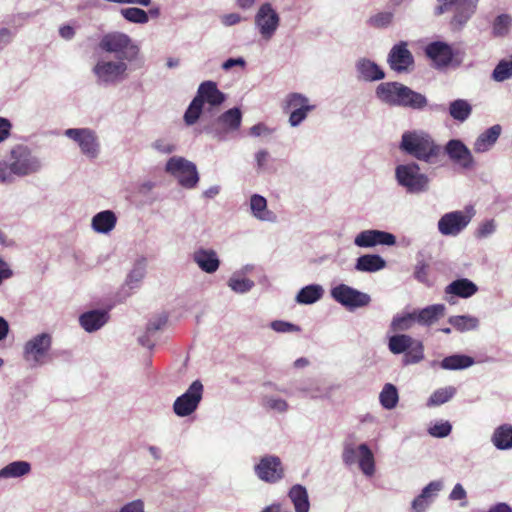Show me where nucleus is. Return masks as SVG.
<instances>
[{
    "instance_id": "f257e3e1",
    "label": "nucleus",
    "mask_w": 512,
    "mask_h": 512,
    "mask_svg": "<svg viewBox=\"0 0 512 512\" xmlns=\"http://www.w3.org/2000/svg\"><path fill=\"white\" fill-rule=\"evenodd\" d=\"M98 48L115 56L112 59L108 55H99L91 68L94 81L101 88L118 86L143 64L140 44L124 32L111 31L103 34Z\"/></svg>"
},
{
    "instance_id": "f03ea898",
    "label": "nucleus",
    "mask_w": 512,
    "mask_h": 512,
    "mask_svg": "<svg viewBox=\"0 0 512 512\" xmlns=\"http://www.w3.org/2000/svg\"><path fill=\"white\" fill-rule=\"evenodd\" d=\"M399 149L406 155L428 165L437 164L442 157V147L423 129L403 132Z\"/></svg>"
},
{
    "instance_id": "7ed1b4c3",
    "label": "nucleus",
    "mask_w": 512,
    "mask_h": 512,
    "mask_svg": "<svg viewBox=\"0 0 512 512\" xmlns=\"http://www.w3.org/2000/svg\"><path fill=\"white\" fill-rule=\"evenodd\" d=\"M43 163L25 145L14 146L8 160H0V182L12 183L16 177H25L41 171Z\"/></svg>"
},
{
    "instance_id": "20e7f679",
    "label": "nucleus",
    "mask_w": 512,
    "mask_h": 512,
    "mask_svg": "<svg viewBox=\"0 0 512 512\" xmlns=\"http://www.w3.org/2000/svg\"><path fill=\"white\" fill-rule=\"evenodd\" d=\"M395 180L408 194H422L430 188V178L421 171L416 162L399 164L395 167Z\"/></svg>"
},
{
    "instance_id": "39448f33",
    "label": "nucleus",
    "mask_w": 512,
    "mask_h": 512,
    "mask_svg": "<svg viewBox=\"0 0 512 512\" xmlns=\"http://www.w3.org/2000/svg\"><path fill=\"white\" fill-rule=\"evenodd\" d=\"M64 136L73 141L80 153L89 160L97 159L101 154V142L98 133L88 127L69 128Z\"/></svg>"
},
{
    "instance_id": "423d86ee",
    "label": "nucleus",
    "mask_w": 512,
    "mask_h": 512,
    "mask_svg": "<svg viewBox=\"0 0 512 512\" xmlns=\"http://www.w3.org/2000/svg\"><path fill=\"white\" fill-rule=\"evenodd\" d=\"M282 110L289 114L288 123L291 127H299L316 109L310 99L299 92H290L285 95L281 104Z\"/></svg>"
},
{
    "instance_id": "0eeeda50",
    "label": "nucleus",
    "mask_w": 512,
    "mask_h": 512,
    "mask_svg": "<svg viewBox=\"0 0 512 512\" xmlns=\"http://www.w3.org/2000/svg\"><path fill=\"white\" fill-rule=\"evenodd\" d=\"M342 460L348 466L357 464L366 477H372L375 474V457L369 446L365 443L360 445L346 443L342 452Z\"/></svg>"
},
{
    "instance_id": "6e6552de",
    "label": "nucleus",
    "mask_w": 512,
    "mask_h": 512,
    "mask_svg": "<svg viewBox=\"0 0 512 512\" xmlns=\"http://www.w3.org/2000/svg\"><path fill=\"white\" fill-rule=\"evenodd\" d=\"M52 337L48 333H40L30 338L23 347V358L30 367H40L50 360Z\"/></svg>"
},
{
    "instance_id": "1a4fd4ad",
    "label": "nucleus",
    "mask_w": 512,
    "mask_h": 512,
    "mask_svg": "<svg viewBox=\"0 0 512 512\" xmlns=\"http://www.w3.org/2000/svg\"><path fill=\"white\" fill-rule=\"evenodd\" d=\"M475 214L473 206H466L464 210L447 212L438 220V231L443 236L456 237L468 227Z\"/></svg>"
},
{
    "instance_id": "9d476101",
    "label": "nucleus",
    "mask_w": 512,
    "mask_h": 512,
    "mask_svg": "<svg viewBox=\"0 0 512 512\" xmlns=\"http://www.w3.org/2000/svg\"><path fill=\"white\" fill-rule=\"evenodd\" d=\"M165 170L187 189L194 188L199 181L196 165L180 156L171 157L166 163Z\"/></svg>"
},
{
    "instance_id": "9b49d317",
    "label": "nucleus",
    "mask_w": 512,
    "mask_h": 512,
    "mask_svg": "<svg viewBox=\"0 0 512 512\" xmlns=\"http://www.w3.org/2000/svg\"><path fill=\"white\" fill-rule=\"evenodd\" d=\"M281 18L270 2H263L254 15V25L264 40H270L280 27Z\"/></svg>"
},
{
    "instance_id": "f8f14e48",
    "label": "nucleus",
    "mask_w": 512,
    "mask_h": 512,
    "mask_svg": "<svg viewBox=\"0 0 512 512\" xmlns=\"http://www.w3.org/2000/svg\"><path fill=\"white\" fill-rule=\"evenodd\" d=\"M330 295L334 301L349 311L367 307L371 303L369 294L343 283L332 287Z\"/></svg>"
},
{
    "instance_id": "ddd939ff",
    "label": "nucleus",
    "mask_w": 512,
    "mask_h": 512,
    "mask_svg": "<svg viewBox=\"0 0 512 512\" xmlns=\"http://www.w3.org/2000/svg\"><path fill=\"white\" fill-rule=\"evenodd\" d=\"M204 394V386L200 380L193 381L187 390L178 396L173 403V412L178 417H188L199 407Z\"/></svg>"
},
{
    "instance_id": "4468645a",
    "label": "nucleus",
    "mask_w": 512,
    "mask_h": 512,
    "mask_svg": "<svg viewBox=\"0 0 512 512\" xmlns=\"http://www.w3.org/2000/svg\"><path fill=\"white\" fill-rule=\"evenodd\" d=\"M241 123L242 112L238 107H233L219 115L207 131L218 140L226 141L229 134L239 130Z\"/></svg>"
},
{
    "instance_id": "2eb2a0df",
    "label": "nucleus",
    "mask_w": 512,
    "mask_h": 512,
    "mask_svg": "<svg viewBox=\"0 0 512 512\" xmlns=\"http://www.w3.org/2000/svg\"><path fill=\"white\" fill-rule=\"evenodd\" d=\"M444 152L453 164L464 170H471L476 165L471 150L460 139L449 140L444 146Z\"/></svg>"
},
{
    "instance_id": "dca6fc26",
    "label": "nucleus",
    "mask_w": 512,
    "mask_h": 512,
    "mask_svg": "<svg viewBox=\"0 0 512 512\" xmlns=\"http://www.w3.org/2000/svg\"><path fill=\"white\" fill-rule=\"evenodd\" d=\"M387 63L391 70L397 73H408L414 67V57L408 49V43L400 41L389 51Z\"/></svg>"
},
{
    "instance_id": "f3484780",
    "label": "nucleus",
    "mask_w": 512,
    "mask_h": 512,
    "mask_svg": "<svg viewBox=\"0 0 512 512\" xmlns=\"http://www.w3.org/2000/svg\"><path fill=\"white\" fill-rule=\"evenodd\" d=\"M257 477L267 483H277L284 477V467L281 459L275 455L262 457L255 466Z\"/></svg>"
},
{
    "instance_id": "a211bd4d",
    "label": "nucleus",
    "mask_w": 512,
    "mask_h": 512,
    "mask_svg": "<svg viewBox=\"0 0 512 512\" xmlns=\"http://www.w3.org/2000/svg\"><path fill=\"white\" fill-rule=\"evenodd\" d=\"M191 257L197 267L206 274H214L221 265L219 255L213 248L198 247L193 251Z\"/></svg>"
},
{
    "instance_id": "6ab92c4d",
    "label": "nucleus",
    "mask_w": 512,
    "mask_h": 512,
    "mask_svg": "<svg viewBox=\"0 0 512 512\" xmlns=\"http://www.w3.org/2000/svg\"><path fill=\"white\" fill-rule=\"evenodd\" d=\"M396 243L393 234L380 230H364L354 239V244L360 248H371L377 245L392 246Z\"/></svg>"
},
{
    "instance_id": "aec40b11",
    "label": "nucleus",
    "mask_w": 512,
    "mask_h": 512,
    "mask_svg": "<svg viewBox=\"0 0 512 512\" xmlns=\"http://www.w3.org/2000/svg\"><path fill=\"white\" fill-rule=\"evenodd\" d=\"M203 106L207 104V111L211 112L214 108H218L226 100V96L221 92L217 84L213 81L202 82L195 96Z\"/></svg>"
},
{
    "instance_id": "412c9836",
    "label": "nucleus",
    "mask_w": 512,
    "mask_h": 512,
    "mask_svg": "<svg viewBox=\"0 0 512 512\" xmlns=\"http://www.w3.org/2000/svg\"><path fill=\"white\" fill-rule=\"evenodd\" d=\"M443 487L444 484L442 480H435L428 483L411 502V512H426Z\"/></svg>"
},
{
    "instance_id": "4be33fe9",
    "label": "nucleus",
    "mask_w": 512,
    "mask_h": 512,
    "mask_svg": "<svg viewBox=\"0 0 512 512\" xmlns=\"http://www.w3.org/2000/svg\"><path fill=\"white\" fill-rule=\"evenodd\" d=\"M404 84L399 82H383L375 89L376 98L389 106L399 107Z\"/></svg>"
},
{
    "instance_id": "5701e85b",
    "label": "nucleus",
    "mask_w": 512,
    "mask_h": 512,
    "mask_svg": "<svg viewBox=\"0 0 512 512\" xmlns=\"http://www.w3.org/2000/svg\"><path fill=\"white\" fill-rule=\"evenodd\" d=\"M357 78L366 82H375L385 78L382 68L371 59L362 57L355 63Z\"/></svg>"
},
{
    "instance_id": "b1692460",
    "label": "nucleus",
    "mask_w": 512,
    "mask_h": 512,
    "mask_svg": "<svg viewBox=\"0 0 512 512\" xmlns=\"http://www.w3.org/2000/svg\"><path fill=\"white\" fill-rule=\"evenodd\" d=\"M502 133V126L495 124L481 132L473 142V151L477 154L487 153L495 146Z\"/></svg>"
},
{
    "instance_id": "393cba45",
    "label": "nucleus",
    "mask_w": 512,
    "mask_h": 512,
    "mask_svg": "<svg viewBox=\"0 0 512 512\" xmlns=\"http://www.w3.org/2000/svg\"><path fill=\"white\" fill-rule=\"evenodd\" d=\"M251 215L258 221L274 223L277 220L276 214L268 209L267 200L260 194H252L249 199Z\"/></svg>"
},
{
    "instance_id": "a878e982",
    "label": "nucleus",
    "mask_w": 512,
    "mask_h": 512,
    "mask_svg": "<svg viewBox=\"0 0 512 512\" xmlns=\"http://www.w3.org/2000/svg\"><path fill=\"white\" fill-rule=\"evenodd\" d=\"M109 320V314L106 310H90L80 315V326L88 333L101 329Z\"/></svg>"
},
{
    "instance_id": "bb28decb",
    "label": "nucleus",
    "mask_w": 512,
    "mask_h": 512,
    "mask_svg": "<svg viewBox=\"0 0 512 512\" xmlns=\"http://www.w3.org/2000/svg\"><path fill=\"white\" fill-rule=\"evenodd\" d=\"M478 0H461L454 9L451 26L462 29L476 12Z\"/></svg>"
},
{
    "instance_id": "cd10ccee",
    "label": "nucleus",
    "mask_w": 512,
    "mask_h": 512,
    "mask_svg": "<svg viewBox=\"0 0 512 512\" xmlns=\"http://www.w3.org/2000/svg\"><path fill=\"white\" fill-rule=\"evenodd\" d=\"M426 55L438 67L447 66L452 60V50L450 46L444 42H432L425 49Z\"/></svg>"
},
{
    "instance_id": "c85d7f7f",
    "label": "nucleus",
    "mask_w": 512,
    "mask_h": 512,
    "mask_svg": "<svg viewBox=\"0 0 512 512\" xmlns=\"http://www.w3.org/2000/svg\"><path fill=\"white\" fill-rule=\"evenodd\" d=\"M117 224V216L112 210H103L96 213L91 219V228L95 233L107 235L113 231Z\"/></svg>"
},
{
    "instance_id": "c756f323",
    "label": "nucleus",
    "mask_w": 512,
    "mask_h": 512,
    "mask_svg": "<svg viewBox=\"0 0 512 512\" xmlns=\"http://www.w3.org/2000/svg\"><path fill=\"white\" fill-rule=\"evenodd\" d=\"M32 471V466L28 461L16 460L8 463L0 469V482L22 479L28 476Z\"/></svg>"
},
{
    "instance_id": "7c9ffc66",
    "label": "nucleus",
    "mask_w": 512,
    "mask_h": 512,
    "mask_svg": "<svg viewBox=\"0 0 512 512\" xmlns=\"http://www.w3.org/2000/svg\"><path fill=\"white\" fill-rule=\"evenodd\" d=\"M287 395H297L302 398L318 399L327 396V393L321 387V384L317 380H309L307 382L300 383L295 387V391H287L285 389L280 390Z\"/></svg>"
},
{
    "instance_id": "2f4dec72",
    "label": "nucleus",
    "mask_w": 512,
    "mask_h": 512,
    "mask_svg": "<svg viewBox=\"0 0 512 512\" xmlns=\"http://www.w3.org/2000/svg\"><path fill=\"white\" fill-rule=\"evenodd\" d=\"M477 291V285L467 278L454 280L445 287V294L460 298H470L475 295Z\"/></svg>"
},
{
    "instance_id": "473e14b6",
    "label": "nucleus",
    "mask_w": 512,
    "mask_h": 512,
    "mask_svg": "<svg viewBox=\"0 0 512 512\" xmlns=\"http://www.w3.org/2000/svg\"><path fill=\"white\" fill-rule=\"evenodd\" d=\"M444 304H433L420 310H415L417 323L422 326H430L442 318L445 314Z\"/></svg>"
},
{
    "instance_id": "72a5a7b5",
    "label": "nucleus",
    "mask_w": 512,
    "mask_h": 512,
    "mask_svg": "<svg viewBox=\"0 0 512 512\" xmlns=\"http://www.w3.org/2000/svg\"><path fill=\"white\" fill-rule=\"evenodd\" d=\"M288 497L294 506L295 512H309V495L307 489L303 485H293L288 491Z\"/></svg>"
},
{
    "instance_id": "f704fd0d",
    "label": "nucleus",
    "mask_w": 512,
    "mask_h": 512,
    "mask_svg": "<svg viewBox=\"0 0 512 512\" xmlns=\"http://www.w3.org/2000/svg\"><path fill=\"white\" fill-rule=\"evenodd\" d=\"M427 104L428 100L425 95L404 85L399 107L423 110Z\"/></svg>"
},
{
    "instance_id": "c9c22d12",
    "label": "nucleus",
    "mask_w": 512,
    "mask_h": 512,
    "mask_svg": "<svg viewBox=\"0 0 512 512\" xmlns=\"http://www.w3.org/2000/svg\"><path fill=\"white\" fill-rule=\"evenodd\" d=\"M386 261L377 254H366L357 258L355 269L359 272L374 273L384 269Z\"/></svg>"
},
{
    "instance_id": "e433bc0d",
    "label": "nucleus",
    "mask_w": 512,
    "mask_h": 512,
    "mask_svg": "<svg viewBox=\"0 0 512 512\" xmlns=\"http://www.w3.org/2000/svg\"><path fill=\"white\" fill-rule=\"evenodd\" d=\"M324 295V288L320 284H310L299 290L295 301L302 305H311L319 301Z\"/></svg>"
},
{
    "instance_id": "4c0bfd02",
    "label": "nucleus",
    "mask_w": 512,
    "mask_h": 512,
    "mask_svg": "<svg viewBox=\"0 0 512 512\" xmlns=\"http://www.w3.org/2000/svg\"><path fill=\"white\" fill-rule=\"evenodd\" d=\"M491 441L499 450L512 449V426L504 424L497 427L493 432Z\"/></svg>"
},
{
    "instance_id": "58836bf2",
    "label": "nucleus",
    "mask_w": 512,
    "mask_h": 512,
    "mask_svg": "<svg viewBox=\"0 0 512 512\" xmlns=\"http://www.w3.org/2000/svg\"><path fill=\"white\" fill-rule=\"evenodd\" d=\"M475 361L472 357L463 354H454L445 357L440 362V367L444 370H463L474 365Z\"/></svg>"
},
{
    "instance_id": "ea45409f",
    "label": "nucleus",
    "mask_w": 512,
    "mask_h": 512,
    "mask_svg": "<svg viewBox=\"0 0 512 512\" xmlns=\"http://www.w3.org/2000/svg\"><path fill=\"white\" fill-rule=\"evenodd\" d=\"M471 113L472 105L465 99H456L449 104V114L455 121L463 123Z\"/></svg>"
},
{
    "instance_id": "a19ab883",
    "label": "nucleus",
    "mask_w": 512,
    "mask_h": 512,
    "mask_svg": "<svg viewBox=\"0 0 512 512\" xmlns=\"http://www.w3.org/2000/svg\"><path fill=\"white\" fill-rule=\"evenodd\" d=\"M228 287L237 294L248 293L254 287V281L243 276L242 271H235L227 282Z\"/></svg>"
},
{
    "instance_id": "79ce46f5",
    "label": "nucleus",
    "mask_w": 512,
    "mask_h": 512,
    "mask_svg": "<svg viewBox=\"0 0 512 512\" xmlns=\"http://www.w3.org/2000/svg\"><path fill=\"white\" fill-rule=\"evenodd\" d=\"M448 322L459 332L476 330L479 327V319L472 315H455Z\"/></svg>"
},
{
    "instance_id": "37998d69",
    "label": "nucleus",
    "mask_w": 512,
    "mask_h": 512,
    "mask_svg": "<svg viewBox=\"0 0 512 512\" xmlns=\"http://www.w3.org/2000/svg\"><path fill=\"white\" fill-rule=\"evenodd\" d=\"M417 323L415 310L412 312L399 313L391 321L390 329L394 332L407 331Z\"/></svg>"
},
{
    "instance_id": "c03bdc74",
    "label": "nucleus",
    "mask_w": 512,
    "mask_h": 512,
    "mask_svg": "<svg viewBox=\"0 0 512 512\" xmlns=\"http://www.w3.org/2000/svg\"><path fill=\"white\" fill-rule=\"evenodd\" d=\"M146 274V262L144 259L138 260L133 265L131 271L127 275L125 285L129 289H136L140 286V283L144 279Z\"/></svg>"
},
{
    "instance_id": "a18cd8bd",
    "label": "nucleus",
    "mask_w": 512,
    "mask_h": 512,
    "mask_svg": "<svg viewBox=\"0 0 512 512\" xmlns=\"http://www.w3.org/2000/svg\"><path fill=\"white\" fill-rule=\"evenodd\" d=\"M413 338L407 334H397L389 338L388 348L391 353L398 355L406 353V351L413 345Z\"/></svg>"
},
{
    "instance_id": "49530a36",
    "label": "nucleus",
    "mask_w": 512,
    "mask_h": 512,
    "mask_svg": "<svg viewBox=\"0 0 512 512\" xmlns=\"http://www.w3.org/2000/svg\"><path fill=\"white\" fill-rule=\"evenodd\" d=\"M255 169L257 173L274 172V159L266 149H260L254 154Z\"/></svg>"
},
{
    "instance_id": "de8ad7c7",
    "label": "nucleus",
    "mask_w": 512,
    "mask_h": 512,
    "mask_svg": "<svg viewBox=\"0 0 512 512\" xmlns=\"http://www.w3.org/2000/svg\"><path fill=\"white\" fill-rule=\"evenodd\" d=\"M379 401L382 407L387 410L395 408L399 401L397 388L393 384H385L379 394Z\"/></svg>"
},
{
    "instance_id": "09e8293b",
    "label": "nucleus",
    "mask_w": 512,
    "mask_h": 512,
    "mask_svg": "<svg viewBox=\"0 0 512 512\" xmlns=\"http://www.w3.org/2000/svg\"><path fill=\"white\" fill-rule=\"evenodd\" d=\"M120 15L129 23L144 25L149 22L147 11L139 7H127L120 10Z\"/></svg>"
},
{
    "instance_id": "8fccbe9b",
    "label": "nucleus",
    "mask_w": 512,
    "mask_h": 512,
    "mask_svg": "<svg viewBox=\"0 0 512 512\" xmlns=\"http://www.w3.org/2000/svg\"><path fill=\"white\" fill-rule=\"evenodd\" d=\"M456 394V388L453 386H446L435 390L427 401L428 407L442 405L448 402Z\"/></svg>"
},
{
    "instance_id": "3c124183",
    "label": "nucleus",
    "mask_w": 512,
    "mask_h": 512,
    "mask_svg": "<svg viewBox=\"0 0 512 512\" xmlns=\"http://www.w3.org/2000/svg\"><path fill=\"white\" fill-rule=\"evenodd\" d=\"M204 111L205 106L194 97L184 113L183 120L185 124L187 126L194 125L201 118Z\"/></svg>"
},
{
    "instance_id": "603ef678",
    "label": "nucleus",
    "mask_w": 512,
    "mask_h": 512,
    "mask_svg": "<svg viewBox=\"0 0 512 512\" xmlns=\"http://www.w3.org/2000/svg\"><path fill=\"white\" fill-rule=\"evenodd\" d=\"M491 77L496 82H504L512 78V55L499 61Z\"/></svg>"
},
{
    "instance_id": "864d4df0",
    "label": "nucleus",
    "mask_w": 512,
    "mask_h": 512,
    "mask_svg": "<svg viewBox=\"0 0 512 512\" xmlns=\"http://www.w3.org/2000/svg\"><path fill=\"white\" fill-rule=\"evenodd\" d=\"M424 359V346L421 341L413 340V345L406 351L403 357L405 365L416 364Z\"/></svg>"
},
{
    "instance_id": "5fc2aeb1",
    "label": "nucleus",
    "mask_w": 512,
    "mask_h": 512,
    "mask_svg": "<svg viewBox=\"0 0 512 512\" xmlns=\"http://www.w3.org/2000/svg\"><path fill=\"white\" fill-rule=\"evenodd\" d=\"M512 18L508 14L498 15L492 25V33L496 37H503L510 31Z\"/></svg>"
},
{
    "instance_id": "6e6d98bb",
    "label": "nucleus",
    "mask_w": 512,
    "mask_h": 512,
    "mask_svg": "<svg viewBox=\"0 0 512 512\" xmlns=\"http://www.w3.org/2000/svg\"><path fill=\"white\" fill-rule=\"evenodd\" d=\"M497 227H498V224L495 219H493V218L484 219L483 221H481L478 224V226L474 232V236L477 239L489 238L497 231Z\"/></svg>"
},
{
    "instance_id": "4d7b16f0",
    "label": "nucleus",
    "mask_w": 512,
    "mask_h": 512,
    "mask_svg": "<svg viewBox=\"0 0 512 512\" xmlns=\"http://www.w3.org/2000/svg\"><path fill=\"white\" fill-rule=\"evenodd\" d=\"M452 431V425L449 421H439L430 425L428 433L435 438L447 437Z\"/></svg>"
},
{
    "instance_id": "13d9d810",
    "label": "nucleus",
    "mask_w": 512,
    "mask_h": 512,
    "mask_svg": "<svg viewBox=\"0 0 512 512\" xmlns=\"http://www.w3.org/2000/svg\"><path fill=\"white\" fill-rule=\"evenodd\" d=\"M393 17L392 12L384 11L371 16L368 22L375 28H385L392 23Z\"/></svg>"
},
{
    "instance_id": "bf43d9fd",
    "label": "nucleus",
    "mask_w": 512,
    "mask_h": 512,
    "mask_svg": "<svg viewBox=\"0 0 512 512\" xmlns=\"http://www.w3.org/2000/svg\"><path fill=\"white\" fill-rule=\"evenodd\" d=\"M151 147L153 150L163 155H169L176 151V145L165 138L156 139L151 143Z\"/></svg>"
},
{
    "instance_id": "052dcab7",
    "label": "nucleus",
    "mask_w": 512,
    "mask_h": 512,
    "mask_svg": "<svg viewBox=\"0 0 512 512\" xmlns=\"http://www.w3.org/2000/svg\"><path fill=\"white\" fill-rule=\"evenodd\" d=\"M270 327L277 333H293L301 330L299 326L283 320L272 321Z\"/></svg>"
},
{
    "instance_id": "680f3d73",
    "label": "nucleus",
    "mask_w": 512,
    "mask_h": 512,
    "mask_svg": "<svg viewBox=\"0 0 512 512\" xmlns=\"http://www.w3.org/2000/svg\"><path fill=\"white\" fill-rule=\"evenodd\" d=\"M414 277L417 281L427 286L431 285V281L429 279V266L423 261L418 262L416 264L414 270Z\"/></svg>"
},
{
    "instance_id": "e2e57ef3",
    "label": "nucleus",
    "mask_w": 512,
    "mask_h": 512,
    "mask_svg": "<svg viewBox=\"0 0 512 512\" xmlns=\"http://www.w3.org/2000/svg\"><path fill=\"white\" fill-rule=\"evenodd\" d=\"M266 405L268 408L279 413H284L289 408V405L286 402V400L279 397H268L266 399Z\"/></svg>"
},
{
    "instance_id": "0e129e2a",
    "label": "nucleus",
    "mask_w": 512,
    "mask_h": 512,
    "mask_svg": "<svg viewBox=\"0 0 512 512\" xmlns=\"http://www.w3.org/2000/svg\"><path fill=\"white\" fill-rule=\"evenodd\" d=\"M118 512H145V503L142 499H134L122 505Z\"/></svg>"
},
{
    "instance_id": "69168bd1",
    "label": "nucleus",
    "mask_w": 512,
    "mask_h": 512,
    "mask_svg": "<svg viewBox=\"0 0 512 512\" xmlns=\"http://www.w3.org/2000/svg\"><path fill=\"white\" fill-rule=\"evenodd\" d=\"M466 498H467V492L464 489V487L462 486V484H460V483L455 484L452 491L449 494V499L452 501H458V500L464 501L460 504V506L465 507L467 505Z\"/></svg>"
},
{
    "instance_id": "338daca9",
    "label": "nucleus",
    "mask_w": 512,
    "mask_h": 512,
    "mask_svg": "<svg viewBox=\"0 0 512 512\" xmlns=\"http://www.w3.org/2000/svg\"><path fill=\"white\" fill-rule=\"evenodd\" d=\"M219 19L221 24L225 27H231L244 21V18L236 12L223 14Z\"/></svg>"
},
{
    "instance_id": "774afa93",
    "label": "nucleus",
    "mask_w": 512,
    "mask_h": 512,
    "mask_svg": "<svg viewBox=\"0 0 512 512\" xmlns=\"http://www.w3.org/2000/svg\"><path fill=\"white\" fill-rule=\"evenodd\" d=\"M461 0H437L438 5L435 7V14H444L458 5Z\"/></svg>"
}]
</instances>
